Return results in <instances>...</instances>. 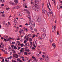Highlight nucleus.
<instances>
[{
	"label": "nucleus",
	"mask_w": 62,
	"mask_h": 62,
	"mask_svg": "<svg viewBox=\"0 0 62 62\" xmlns=\"http://www.w3.org/2000/svg\"><path fill=\"white\" fill-rule=\"evenodd\" d=\"M38 1V0H35V1L33 2L34 6H33L32 7V8L34 9V7H37L38 6V1Z\"/></svg>",
	"instance_id": "1"
},
{
	"label": "nucleus",
	"mask_w": 62,
	"mask_h": 62,
	"mask_svg": "<svg viewBox=\"0 0 62 62\" xmlns=\"http://www.w3.org/2000/svg\"><path fill=\"white\" fill-rule=\"evenodd\" d=\"M31 25L33 26V27H35V23L34 22L32 21L31 20Z\"/></svg>",
	"instance_id": "2"
},
{
	"label": "nucleus",
	"mask_w": 62,
	"mask_h": 62,
	"mask_svg": "<svg viewBox=\"0 0 62 62\" xmlns=\"http://www.w3.org/2000/svg\"><path fill=\"white\" fill-rule=\"evenodd\" d=\"M46 36V34L43 33L42 35V39H44Z\"/></svg>",
	"instance_id": "3"
},
{
	"label": "nucleus",
	"mask_w": 62,
	"mask_h": 62,
	"mask_svg": "<svg viewBox=\"0 0 62 62\" xmlns=\"http://www.w3.org/2000/svg\"><path fill=\"white\" fill-rule=\"evenodd\" d=\"M36 8H35V11H39V9L37 7H35Z\"/></svg>",
	"instance_id": "4"
},
{
	"label": "nucleus",
	"mask_w": 62,
	"mask_h": 62,
	"mask_svg": "<svg viewBox=\"0 0 62 62\" xmlns=\"http://www.w3.org/2000/svg\"><path fill=\"white\" fill-rule=\"evenodd\" d=\"M54 29L53 30V28H52V32H54V30L55 29V26H54Z\"/></svg>",
	"instance_id": "5"
},
{
	"label": "nucleus",
	"mask_w": 62,
	"mask_h": 62,
	"mask_svg": "<svg viewBox=\"0 0 62 62\" xmlns=\"http://www.w3.org/2000/svg\"><path fill=\"white\" fill-rule=\"evenodd\" d=\"M10 3L12 5H15V3L13 2H10Z\"/></svg>",
	"instance_id": "6"
},
{
	"label": "nucleus",
	"mask_w": 62,
	"mask_h": 62,
	"mask_svg": "<svg viewBox=\"0 0 62 62\" xmlns=\"http://www.w3.org/2000/svg\"><path fill=\"white\" fill-rule=\"evenodd\" d=\"M28 18L29 19V20H31V16H28Z\"/></svg>",
	"instance_id": "7"
},
{
	"label": "nucleus",
	"mask_w": 62,
	"mask_h": 62,
	"mask_svg": "<svg viewBox=\"0 0 62 62\" xmlns=\"http://www.w3.org/2000/svg\"><path fill=\"white\" fill-rule=\"evenodd\" d=\"M37 20L38 22H40V18H39V17L38 18Z\"/></svg>",
	"instance_id": "8"
},
{
	"label": "nucleus",
	"mask_w": 62,
	"mask_h": 62,
	"mask_svg": "<svg viewBox=\"0 0 62 62\" xmlns=\"http://www.w3.org/2000/svg\"><path fill=\"white\" fill-rule=\"evenodd\" d=\"M14 2L15 4H18V0H14Z\"/></svg>",
	"instance_id": "9"
},
{
	"label": "nucleus",
	"mask_w": 62,
	"mask_h": 62,
	"mask_svg": "<svg viewBox=\"0 0 62 62\" xmlns=\"http://www.w3.org/2000/svg\"><path fill=\"white\" fill-rule=\"evenodd\" d=\"M23 50H24V48H22L21 49V50H20V51L21 52H23Z\"/></svg>",
	"instance_id": "10"
},
{
	"label": "nucleus",
	"mask_w": 62,
	"mask_h": 62,
	"mask_svg": "<svg viewBox=\"0 0 62 62\" xmlns=\"http://www.w3.org/2000/svg\"><path fill=\"white\" fill-rule=\"evenodd\" d=\"M31 23V20H29V23L28 24V25H30V23Z\"/></svg>",
	"instance_id": "11"
},
{
	"label": "nucleus",
	"mask_w": 62,
	"mask_h": 62,
	"mask_svg": "<svg viewBox=\"0 0 62 62\" xmlns=\"http://www.w3.org/2000/svg\"><path fill=\"white\" fill-rule=\"evenodd\" d=\"M14 8H15V9H18V8H19V7L18 6L16 7H15Z\"/></svg>",
	"instance_id": "12"
},
{
	"label": "nucleus",
	"mask_w": 62,
	"mask_h": 62,
	"mask_svg": "<svg viewBox=\"0 0 62 62\" xmlns=\"http://www.w3.org/2000/svg\"><path fill=\"white\" fill-rule=\"evenodd\" d=\"M52 46H53V47L54 48H54L56 46H55V44H54V43L53 44H52Z\"/></svg>",
	"instance_id": "13"
},
{
	"label": "nucleus",
	"mask_w": 62,
	"mask_h": 62,
	"mask_svg": "<svg viewBox=\"0 0 62 62\" xmlns=\"http://www.w3.org/2000/svg\"><path fill=\"white\" fill-rule=\"evenodd\" d=\"M47 8H49V10L50 11L51 10V9L50 8H49V5H48V4H47Z\"/></svg>",
	"instance_id": "14"
},
{
	"label": "nucleus",
	"mask_w": 62,
	"mask_h": 62,
	"mask_svg": "<svg viewBox=\"0 0 62 62\" xmlns=\"http://www.w3.org/2000/svg\"><path fill=\"white\" fill-rule=\"evenodd\" d=\"M44 30L43 28H41V31H42V32H44Z\"/></svg>",
	"instance_id": "15"
},
{
	"label": "nucleus",
	"mask_w": 62,
	"mask_h": 62,
	"mask_svg": "<svg viewBox=\"0 0 62 62\" xmlns=\"http://www.w3.org/2000/svg\"><path fill=\"white\" fill-rule=\"evenodd\" d=\"M1 45L2 46V48H4V44H3L2 42L1 43Z\"/></svg>",
	"instance_id": "16"
},
{
	"label": "nucleus",
	"mask_w": 62,
	"mask_h": 62,
	"mask_svg": "<svg viewBox=\"0 0 62 62\" xmlns=\"http://www.w3.org/2000/svg\"><path fill=\"white\" fill-rule=\"evenodd\" d=\"M43 11H44L45 14H46V13H47V11L46 10H44Z\"/></svg>",
	"instance_id": "17"
},
{
	"label": "nucleus",
	"mask_w": 62,
	"mask_h": 62,
	"mask_svg": "<svg viewBox=\"0 0 62 62\" xmlns=\"http://www.w3.org/2000/svg\"><path fill=\"white\" fill-rule=\"evenodd\" d=\"M33 46L35 47V48H36V46L35 44V43H34V42L33 43Z\"/></svg>",
	"instance_id": "18"
},
{
	"label": "nucleus",
	"mask_w": 62,
	"mask_h": 62,
	"mask_svg": "<svg viewBox=\"0 0 62 62\" xmlns=\"http://www.w3.org/2000/svg\"><path fill=\"white\" fill-rule=\"evenodd\" d=\"M16 54V58H18V57H19V55L17 54Z\"/></svg>",
	"instance_id": "19"
},
{
	"label": "nucleus",
	"mask_w": 62,
	"mask_h": 62,
	"mask_svg": "<svg viewBox=\"0 0 62 62\" xmlns=\"http://www.w3.org/2000/svg\"><path fill=\"white\" fill-rule=\"evenodd\" d=\"M30 28L31 29V30H33V28H32V26H30Z\"/></svg>",
	"instance_id": "20"
},
{
	"label": "nucleus",
	"mask_w": 62,
	"mask_h": 62,
	"mask_svg": "<svg viewBox=\"0 0 62 62\" xmlns=\"http://www.w3.org/2000/svg\"><path fill=\"white\" fill-rule=\"evenodd\" d=\"M53 39H51L50 40V43H52V42H53Z\"/></svg>",
	"instance_id": "21"
},
{
	"label": "nucleus",
	"mask_w": 62,
	"mask_h": 62,
	"mask_svg": "<svg viewBox=\"0 0 62 62\" xmlns=\"http://www.w3.org/2000/svg\"><path fill=\"white\" fill-rule=\"evenodd\" d=\"M25 51H27L28 52H30V51L29 50V49H25Z\"/></svg>",
	"instance_id": "22"
},
{
	"label": "nucleus",
	"mask_w": 62,
	"mask_h": 62,
	"mask_svg": "<svg viewBox=\"0 0 62 62\" xmlns=\"http://www.w3.org/2000/svg\"><path fill=\"white\" fill-rule=\"evenodd\" d=\"M1 1L2 3H5V1L4 0H1Z\"/></svg>",
	"instance_id": "23"
},
{
	"label": "nucleus",
	"mask_w": 62,
	"mask_h": 62,
	"mask_svg": "<svg viewBox=\"0 0 62 62\" xmlns=\"http://www.w3.org/2000/svg\"><path fill=\"white\" fill-rule=\"evenodd\" d=\"M14 48L15 50H16V49H17V47H16V46H15L14 47Z\"/></svg>",
	"instance_id": "24"
},
{
	"label": "nucleus",
	"mask_w": 62,
	"mask_h": 62,
	"mask_svg": "<svg viewBox=\"0 0 62 62\" xmlns=\"http://www.w3.org/2000/svg\"><path fill=\"white\" fill-rule=\"evenodd\" d=\"M2 16L3 17H5V14H3L2 15Z\"/></svg>",
	"instance_id": "25"
},
{
	"label": "nucleus",
	"mask_w": 62,
	"mask_h": 62,
	"mask_svg": "<svg viewBox=\"0 0 62 62\" xmlns=\"http://www.w3.org/2000/svg\"><path fill=\"white\" fill-rule=\"evenodd\" d=\"M16 54H14L13 55V57H16Z\"/></svg>",
	"instance_id": "26"
},
{
	"label": "nucleus",
	"mask_w": 62,
	"mask_h": 62,
	"mask_svg": "<svg viewBox=\"0 0 62 62\" xmlns=\"http://www.w3.org/2000/svg\"><path fill=\"white\" fill-rule=\"evenodd\" d=\"M29 40L30 41H32V38H30Z\"/></svg>",
	"instance_id": "27"
},
{
	"label": "nucleus",
	"mask_w": 62,
	"mask_h": 62,
	"mask_svg": "<svg viewBox=\"0 0 62 62\" xmlns=\"http://www.w3.org/2000/svg\"><path fill=\"white\" fill-rule=\"evenodd\" d=\"M42 57L43 58H45V55H42Z\"/></svg>",
	"instance_id": "28"
},
{
	"label": "nucleus",
	"mask_w": 62,
	"mask_h": 62,
	"mask_svg": "<svg viewBox=\"0 0 62 62\" xmlns=\"http://www.w3.org/2000/svg\"><path fill=\"white\" fill-rule=\"evenodd\" d=\"M27 42V41H26V40H25L24 41V43H25L26 42Z\"/></svg>",
	"instance_id": "29"
},
{
	"label": "nucleus",
	"mask_w": 62,
	"mask_h": 62,
	"mask_svg": "<svg viewBox=\"0 0 62 62\" xmlns=\"http://www.w3.org/2000/svg\"><path fill=\"white\" fill-rule=\"evenodd\" d=\"M14 22L15 23H16V24H17V22L16 21H15Z\"/></svg>",
	"instance_id": "30"
},
{
	"label": "nucleus",
	"mask_w": 62,
	"mask_h": 62,
	"mask_svg": "<svg viewBox=\"0 0 62 62\" xmlns=\"http://www.w3.org/2000/svg\"><path fill=\"white\" fill-rule=\"evenodd\" d=\"M54 6H55V5H56V3H55V0H54Z\"/></svg>",
	"instance_id": "31"
},
{
	"label": "nucleus",
	"mask_w": 62,
	"mask_h": 62,
	"mask_svg": "<svg viewBox=\"0 0 62 62\" xmlns=\"http://www.w3.org/2000/svg\"><path fill=\"white\" fill-rule=\"evenodd\" d=\"M23 46V44H22L20 46H21V47H23V46Z\"/></svg>",
	"instance_id": "32"
},
{
	"label": "nucleus",
	"mask_w": 62,
	"mask_h": 62,
	"mask_svg": "<svg viewBox=\"0 0 62 62\" xmlns=\"http://www.w3.org/2000/svg\"><path fill=\"white\" fill-rule=\"evenodd\" d=\"M26 32H27V29H24V31H25Z\"/></svg>",
	"instance_id": "33"
},
{
	"label": "nucleus",
	"mask_w": 62,
	"mask_h": 62,
	"mask_svg": "<svg viewBox=\"0 0 62 62\" xmlns=\"http://www.w3.org/2000/svg\"><path fill=\"white\" fill-rule=\"evenodd\" d=\"M24 54H25L26 55H27V52H24Z\"/></svg>",
	"instance_id": "34"
},
{
	"label": "nucleus",
	"mask_w": 62,
	"mask_h": 62,
	"mask_svg": "<svg viewBox=\"0 0 62 62\" xmlns=\"http://www.w3.org/2000/svg\"><path fill=\"white\" fill-rule=\"evenodd\" d=\"M19 16H22V14H19Z\"/></svg>",
	"instance_id": "35"
},
{
	"label": "nucleus",
	"mask_w": 62,
	"mask_h": 62,
	"mask_svg": "<svg viewBox=\"0 0 62 62\" xmlns=\"http://www.w3.org/2000/svg\"><path fill=\"white\" fill-rule=\"evenodd\" d=\"M11 47L12 48H13L14 47V45H12L11 46Z\"/></svg>",
	"instance_id": "36"
},
{
	"label": "nucleus",
	"mask_w": 62,
	"mask_h": 62,
	"mask_svg": "<svg viewBox=\"0 0 62 62\" xmlns=\"http://www.w3.org/2000/svg\"><path fill=\"white\" fill-rule=\"evenodd\" d=\"M9 9H10L9 8H7L6 9V10H8Z\"/></svg>",
	"instance_id": "37"
},
{
	"label": "nucleus",
	"mask_w": 62,
	"mask_h": 62,
	"mask_svg": "<svg viewBox=\"0 0 62 62\" xmlns=\"http://www.w3.org/2000/svg\"><path fill=\"white\" fill-rule=\"evenodd\" d=\"M5 61L6 62H8V60H7L5 59Z\"/></svg>",
	"instance_id": "38"
},
{
	"label": "nucleus",
	"mask_w": 62,
	"mask_h": 62,
	"mask_svg": "<svg viewBox=\"0 0 62 62\" xmlns=\"http://www.w3.org/2000/svg\"><path fill=\"white\" fill-rule=\"evenodd\" d=\"M23 6V7H25V6H26V5H25V3L24 4Z\"/></svg>",
	"instance_id": "39"
},
{
	"label": "nucleus",
	"mask_w": 62,
	"mask_h": 62,
	"mask_svg": "<svg viewBox=\"0 0 62 62\" xmlns=\"http://www.w3.org/2000/svg\"><path fill=\"white\" fill-rule=\"evenodd\" d=\"M20 49H21V47H19L18 48V50H19Z\"/></svg>",
	"instance_id": "40"
},
{
	"label": "nucleus",
	"mask_w": 62,
	"mask_h": 62,
	"mask_svg": "<svg viewBox=\"0 0 62 62\" xmlns=\"http://www.w3.org/2000/svg\"><path fill=\"white\" fill-rule=\"evenodd\" d=\"M21 58H23V59H24V57H23V56H21Z\"/></svg>",
	"instance_id": "41"
},
{
	"label": "nucleus",
	"mask_w": 62,
	"mask_h": 62,
	"mask_svg": "<svg viewBox=\"0 0 62 62\" xmlns=\"http://www.w3.org/2000/svg\"><path fill=\"white\" fill-rule=\"evenodd\" d=\"M47 15H48V16H49V12H47Z\"/></svg>",
	"instance_id": "42"
},
{
	"label": "nucleus",
	"mask_w": 62,
	"mask_h": 62,
	"mask_svg": "<svg viewBox=\"0 0 62 62\" xmlns=\"http://www.w3.org/2000/svg\"><path fill=\"white\" fill-rule=\"evenodd\" d=\"M0 12L2 14H4V11H3V12Z\"/></svg>",
	"instance_id": "43"
},
{
	"label": "nucleus",
	"mask_w": 62,
	"mask_h": 62,
	"mask_svg": "<svg viewBox=\"0 0 62 62\" xmlns=\"http://www.w3.org/2000/svg\"><path fill=\"white\" fill-rule=\"evenodd\" d=\"M43 54H45L46 53L45 52H43Z\"/></svg>",
	"instance_id": "44"
},
{
	"label": "nucleus",
	"mask_w": 62,
	"mask_h": 62,
	"mask_svg": "<svg viewBox=\"0 0 62 62\" xmlns=\"http://www.w3.org/2000/svg\"><path fill=\"white\" fill-rule=\"evenodd\" d=\"M12 44H15V42H12Z\"/></svg>",
	"instance_id": "45"
},
{
	"label": "nucleus",
	"mask_w": 62,
	"mask_h": 62,
	"mask_svg": "<svg viewBox=\"0 0 62 62\" xmlns=\"http://www.w3.org/2000/svg\"><path fill=\"white\" fill-rule=\"evenodd\" d=\"M37 55L38 56H39V54H37Z\"/></svg>",
	"instance_id": "46"
},
{
	"label": "nucleus",
	"mask_w": 62,
	"mask_h": 62,
	"mask_svg": "<svg viewBox=\"0 0 62 62\" xmlns=\"http://www.w3.org/2000/svg\"><path fill=\"white\" fill-rule=\"evenodd\" d=\"M7 41H9L10 40V39L9 38L8 39H7Z\"/></svg>",
	"instance_id": "47"
},
{
	"label": "nucleus",
	"mask_w": 62,
	"mask_h": 62,
	"mask_svg": "<svg viewBox=\"0 0 62 62\" xmlns=\"http://www.w3.org/2000/svg\"><path fill=\"white\" fill-rule=\"evenodd\" d=\"M30 34H29L27 36V37L28 38H29V36H30Z\"/></svg>",
	"instance_id": "48"
},
{
	"label": "nucleus",
	"mask_w": 62,
	"mask_h": 62,
	"mask_svg": "<svg viewBox=\"0 0 62 62\" xmlns=\"http://www.w3.org/2000/svg\"><path fill=\"white\" fill-rule=\"evenodd\" d=\"M36 36V35H33V36L32 37L33 38H34L35 37V36Z\"/></svg>",
	"instance_id": "49"
},
{
	"label": "nucleus",
	"mask_w": 62,
	"mask_h": 62,
	"mask_svg": "<svg viewBox=\"0 0 62 62\" xmlns=\"http://www.w3.org/2000/svg\"><path fill=\"white\" fill-rule=\"evenodd\" d=\"M11 58H12V56H10L9 57V58H10V59H11Z\"/></svg>",
	"instance_id": "50"
},
{
	"label": "nucleus",
	"mask_w": 62,
	"mask_h": 62,
	"mask_svg": "<svg viewBox=\"0 0 62 62\" xmlns=\"http://www.w3.org/2000/svg\"><path fill=\"white\" fill-rule=\"evenodd\" d=\"M8 23L9 25H10V22H8Z\"/></svg>",
	"instance_id": "51"
},
{
	"label": "nucleus",
	"mask_w": 62,
	"mask_h": 62,
	"mask_svg": "<svg viewBox=\"0 0 62 62\" xmlns=\"http://www.w3.org/2000/svg\"><path fill=\"white\" fill-rule=\"evenodd\" d=\"M43 51H46V49L45 48H44L43 49Z\"/></svg>",
	"instance_id": "52"
},
{
	"label": "nucleus",
	"mask_w": 62,
	"mask_h": 62,
	"mask_svg": "<svg viewBox=\"0 0 62 62\" xmlns=\"http://www.w3.org/2000/svg\"><path fill=\"white\" fill-rule=\"evenodd\" d=\"M12 52H15V51L14 50H13L12 51Z\"/></svg>",
	"instance_id": "53"
},
{
	"label": "nucleus",
	"mask_w": 62,
	"mask_h": 62,
	"mask_svg": "<svg viewBox=\"0 0 62 62\" xmlns=\"http://www.w3.org/2000/svg\"><path fill=\"white\" fill-rule=\"evenodd\" d=\"M27 11V13L29 14H30V12H29V11Z\"/></svg>",
	"instance_id": "54"
},
{
	"label": "nucleus",
	"mask_w": 62,
	"mask_h": 62,
	"mask_svg": "<svg viewBox=\"0 0 62 62\" xmlns=\"http://www.w3.org/2000/svg\"><path fill=\"white\" fill-rule=\"evenodd\" d=\"M32 50H35V48L34 47H32Z\"/></svg>",
	"instance_id": "55"
},
{
	"label": "nucleus",
	"mask_w": 62,
	"mask_h": 62,
	"mask_svg": "<svg viewBox=\"0 0 62 62\" xmlns=\"http://www.w3.org/2000/svg\"><path fill=\"white\" fill-rule=\"evenodd\" d=\"M44 6V3H43L42 4V7H43Z\"/></svg>",
	"instance_id": "56"
},
{
	"label": "nucleus",
	"mask_w": 62,
	"mask_h": 62,
	"mask_svg": "<svg viewBox=\"0 0 62 62\" xmlns=\"http://www.w3.org/2000/svg\"><path fill=\"white\" fill-rule=\"evenodd\" d=\"M19 62H23V61L20 60H19Z\"/></svg>",
	"instance_id": "57"
},
{
	"label": "nucleus",
	"mask_w": 62,
	"mask_h": 62,
	"mask_svg": "<svg viewBox=\"0 0 62 62\" xmlns=\"http://www.w3.org/2000/svg\"><path fill=\"white\" fill-rule=\"evenodd\" d=\"M4 41H7V39H4Z\"/></svg>",
	"instance_id": "58"
},
{
	"label": "nucleus",
	"mask_w": 62,
	"mask_h": 62,
	"mask_svg": "<svg viewBox=\"0 0 62 62\" xmlns=\"http://www.w3.org/2000/svg\"><path fill=\"white\" fill-rule=\"evenodd\" d=\"M1 39H4V37H1Z\"/></svg>",
	"instance_id": "59"
},
{
	"label": "nucleus",
	"mask_w": 62,
	"mask_h": 62,
	"mask_svg": "<svg viewBox=\"0 0 62 62\" xmlns=\"http://www.w3.org/2000/svg\"><path fill=\"white\" fill-rule=\"evenodd\" d=\"M28 54H31V53H27Z\"/></svg>",
	"instance_id": "60"
},
{
	"label": "nucleus",
	"mask_w": 62,
	"mask_h": 62,
	"mask_svg": "<svg viewBox=\"0 0 62 62\" xmlns=\"http://www.w3.org/2000/svg\"><path fill=\"white\" fill-rule=\"evenodd\" d=\"M12 54V52H11L10 53V55H11V54Z\"/></svg>",
	"instance_id": "61"
},
{
	"label": "nucleus",
	"mask_w": 62,
	"mask_h": 62,
	"mask_svg": "<svg viewBox=\"0 0 62 62\" xmlns=\"http://www.w3.org/2000/svg\"><path fill=\"white\" fill-rule=\"evenodd\" d=\"M39 54H41V52L40 51L39 53Z\"/></svg>",
	"instance_id": "62"
},
{
	"label": "nucleus",
	"mask_w": 62,
	"mask_h": 62,
	"mask_svg": "<svg viewBox=\"0 0 62 62\" xmlns=\"http://www.w3.org/2000/svg\"><path fill=\"white\" fill-rule=\"evenodd\" d=\"M13 62H17L16 61H15V60H13Z\"/></svg>",
	"instance_id": "63"
},
{
	"label": "nucleus",
	"mask_w": 62,
	"mask_h": 62,
	"mask_svg": "<svg viewBox=\"0 0 62 62\" xmlns=\"http://www.w3.org/2000/svg\"><path fill=\"white\" fill-rule=\"evenodd\" d=\"M33 62H37V61L36 60H34Z\"/></svg>",
	"instance_id": "64"
}]
</instances>
